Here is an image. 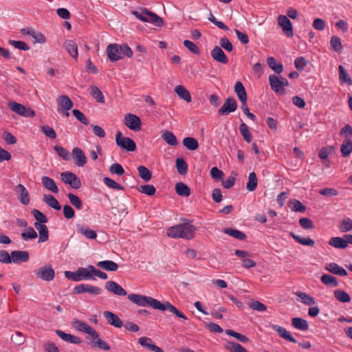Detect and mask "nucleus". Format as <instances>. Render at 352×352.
<instances>
[{
	"instance_id": "obj_29",
	"label": "nucleus",
	"mask_w": 352,
	"mask_h": 352,
	"mask_svg": "<svg viewBox=\"0 0 352 352\" xmlns=\"http://www.w3.org/2000/svg\"><path fill=\"white\" fill-rule=\"evenodd\" d=\"M329 245L338 249H346L348 247L347 241L344 237H331L329 241Z\"/></svg>"
},
{
	"instance_id": "obj_60",
	"label": "nucleus",
	"mask_w": 352,
	"mask_h": 352,
	"mask_svg": "<svg viewBox=\"0 0 352 352\" xmlns=\"http://www.w3.org/2000/svg\"><path fill=\"white\" fill-rule=\"evenodd\" d=\"M32 213L34 217V219L37 221L36 223H39L41 224H44L47 222V217L42 213L40 210L34 209L32 211Z\"/></svg>"
},
{
	"instance_id": "obj_20",
	"label": "nucleus",
	"mask_w": 352,
	"mask_h": 352,
	"mask_svg": "<svg viewBox=\"0 0 352 352\" xmlns=\"http://www.w3.org/2000/svg\"><path fill=\"white\" fill-rule=\"evenodd\" d=\"M92 267L94 266L89 265L87 267H80L78 269V282L85 280H96L94 274L91 272V267Z\"/></svg>"
},
{
	"instance_id": "obj_32",
	"label": "nucleus",
	"mask_w": 352,
	"mask_h": 352,
	"mask_svg": "<svg viewBox=\"0 0 352 352\" xmlns=\"http://www.w3.org/2000/svg\"><path fill=\"white\" fill-rule=\"evenodd\" d=\"M292 325L296 329L300 331H307L309 329L307 321L302 318H293L292 319Z\"/></svg>"
},
{
	"instance_id": "obj_39",
	"label": "nucleus",
	"mask_w": 352,
	"mask_h": 352,
	"mask_svg": "<svg viewBox=\"0 0 352 352\" xmlns=\"http://www.w3.org/2000/svg\"><path fill=\"white\" fill-rule=\"evenodd\" d=\"M258 185V179L256 175L254 172H252L248 175V182L246 185V188L248 191L252 192L255 190Z\"/></svg>"
},
{
	"instance_id": "obj_44",
	"label": "nucleus",
	"mask_w": 352,
	"mask_h": 352,
	"mask_svg": "<svg viewBox=\"0 0 352 352\" xmlns=\"http://www.w3.org/2000/svg\"><path fill=\"white\" fill-rule=\"evenodd\" d=\"M91 346L93 347H97L104 351H109L111 349V346H109V344H107L106 342H104V340H101L99 338L98 333L97 338H92Z\"/></svg>"
},
{
	"instance_id": "obj_25",
	"label": "nucleus",
	"mask_w": 352,
	"mask_h": 352,
	"mask_svg": "<svg viewBox=\"0 0 352 352\" xmlns=\"http://www.w3.org/2000/svg\"><path fill=\"white\" fill-rule=\"evenodd\" d=\"M56 333L65 342L76 344H79L82 342L79 337L65 333L61 330H56Z\"/></svg>"
},
{
	"instance_id": "obj_54",
	"label": "nucleus",
	"mask_w": 352,
	"mask_h": 352,
	"mask_svg": "<svg viewBox=\"0 0 352 352\" xmlns=\"http://www.w3.org/2000/svg\"><path fill=\"white\" fill-rule=\"evenodd\" d=\"M226 349L230 352H248L242 345L235 342H228Z\"/></svg>"
},
{
	"instance_id": "obj_41",
	"label": "nucleus",
	"mask_w": 352,
	"mask_h": 352,
	"mask_svg": "<svg viewBox=\"0 0 352 352\" xmlns=\"http://www.w3.org/2000/svg\"><path fill=\"white\" fill-rule=\"evenodd\" d=\"M223 232L235 238V239H237L241 240V241L245 240L247 238L245 233H243V232H241L240 230L232 229V228H225L223 230Z\"/></svg>"
},
{
	"instance_id": "obj_18",
	"label": "nucleus",
	"mask_w": 352,
	"mask_h": 352,
	"mask_svg": "<svg viewBox=\"0 0 352 352\" xmlns=\"http://www.w3.org/2000/svg\"><path fill=\"white\" fill-rule=\"evenodd\" d=\"M143 13L146 15L147 23H151L157 27H162L164 25L163 19L154 12L148 10L146 8L143 9Z\"/></svg>"
},
{
	"instance_id": "obj_14",
	"label": "nucleus",
	"mask_w": 352,
	"mask_h": 352,
	"mask_svg": "<svg viewBox=\"0 0 352 352\" xmlns=\"http://www.w3.org/2000/svg\"><path fill=\"white\" fill-rule=\"evenodd\" d=\"M212 58L217 62L222 64L228 63V58L222 50L221 47L215 46L210 52Z\"/></svg>"
},
{
	"instance_id": "obj_28",
	"label": "nucleus",
	"mask_w": 352,
	"mask_h": 352,
	"mask_svg": "<svg viewBox=\"0 0 352 352\" xmlns=\"http://www.w3.org/2000/svg\"><path fill=\"white\" fill-rule=\"evenodd\" d=\"M34 226L39 233L38 243H43L47 241L49 239V231L47 227L45 224L39 223H34Z\"/></svg>"
},
{
	"instance_id": "obj_56",
	"label": "nucleus",
	"mask_w": 352,
	"mask_h": 352,
	"mask_svg": "<svg viewBox=\"0 0 352 352\" xmlns=\"http://www.w3.org/2000/svg\"><path fill=\"white\" fill-rule=\"evenodd\" d=\"M239 131L245 141L250 143L252 141V135L248 129V126L244 122L239 125Z\"/></svg>"
},
{
	"instance_id": "obj_61",
	"label": "nucleus",
	"mask_w": 352,
	"mask_h": 352,
	"mask_svg": "<svg viewBox=\"0 0 352 352\" xmlns=\"http://www.w3.org/2000/svg\"><path fill=\"white\" fill-rule=\"evenodd\" d=\"M184 45L192 54L196 55H199L200 54L199 48L193 42L188 40H185L184 41Z\"/></svg>"
},
{
	"instance_id": "obj_10",
	"label": "nucleus",
	"mask_w": 352,
	"mask_h": 352,
	"mask_svg": "<svg viewBox=\"0 0 352 352\" xmlns=\"http://www.w3.org/2000/svg\"><path fill=\"white\" fill-rule=\"evenodd\" d=\"M8 107L12 111L19 116L24 117H34L35 116L34 111L27 109L23 105L14 101L9 102Z\"/></svg>"
},
{
	"instance_id": "obj_64",
	"label": "nucleus",
	"mask_w": 352,
	"mask_h": 352,
	"mask_svg": "<svg viewBox=\"0 0 352 352\" xmlns=\"http://www.w3.org/2000/svg\"><path fill=\"white\" fill-rule=\"evenodd\" d=\"M11 340L15 344L20 346L25 342V338L22 333L19 331H16L15 333L12 336Z\"/></svg>"
},
{
	"instance_id": "obj_34",
	"label": "nucleus",
	"mask_w": 352,
	"mask_h": 352,
	"mask_svg": "<svg viewBox=\"0 0 352 352\" xmlns=\"http://www.w3.org/2000/svg\"><path fill=\"white\" fill-rule=\"evenodd\" d=\"M175 93L179 98L184 100L187 102H190L192 100L190 92L182 85H177L175 88Z\"/></svg>"
},
{
	"instance_id": "obj_9",
	"label": "nucleus",
	"mask_w": 352,
	"mask_h": 352,
	"mask_svg": "<svg viewBox=\"0 0 352 352\" xmlns=\"http://www.w3.org/2000/svg\"><path fill=\"white\" fill-rule=\"evenodd\" d=\"M85 292H88L94 295H100L102 294V289L99 287L89 284H80L74 288V294H81Z\"/></svg>"
},
{
	"instance_id": "obj_35",
	"label": "nucleus",
	"mask_w": 352,
	"mask_h": 352,
	"mask_svg": "<svg viewBox=\"0 0 352 352\" xmlns=\"http://www.w3.org/2000/svg\"><path fill=\"white\" fill-rule=\"evenodd\" d=\"M97 266L106 271L115 272L118 270V265L113 261L106 260L99 261Z\"/></svg>"
},
{
	"instance_id": "obj_48",
	"label": "nucleus",
	"mask_w": 352,
	"mask_h": 352,
	"mask_svg": "<svg viewBox=\"0 0 352 352\" xmlns=\"http://www.w3.org/2000/svg\"><path fill=\"white\" fill-rule=\"evenodd\" d=\"M176 168L179 174L184 175L187 173L188 166L183 158L179 157L176 160Z\"/></svg>"
},
{
	"instance_id": "obj_59",
	"label": "nucleus",
	"mask_w": 352,
	"mask_h": 352,
	"mask_svg": "<svg viewBox=\"0 0 352 352\" xmlns=\"http://www.w3.org/2000/svg\"><path fill=\"white\" fill-rule=\"evenodd\" d=\"M103 182L105 185H107L109 188L115 189V190H124V187L118 184L116 182H115L113 179L105 177L103 178Z\"/></svg>"
},
{
	"instance_id": "obj_38",
	"label": "nucleus",
	"mask_w": 352,
	"mask_h": 352,
	"mask_svg": "<svg viewBox=\"0 0 352 352\" xmlns=\"http://www.w3.org/2000/svg\"><path fill=\"white\" fill-rule=\"evenodd\" d=\"M90 94L91 96L96 100L97 102L100 103H104L105 100L102 92L100 90V89L96 85H91L89 87Z\"/></svg>"
},
{
	"instance_id": "obj_13",
	"label": "nucleus",
	"mask_w": 352,
	"mask_h": 352,
	"mask_svg": "<svg viewBox=\"0 0 352 352\" xmlns=\"http://www.w3.org/2000/svg\"><path fill=\"white\" fill-rule=\"evenodd\" d=\"M104 287L108 292L117 296H124L127 294V292L124 289H123L118 283L113 280L106 282Z\"/></svg>"
},
{
	"instance_id": "obj_55",
	"label": "nucleus",
	"mask_w": 352,
	"mask_h": 352,
	"mask_svg": "<svg viewBox=\"0 0 352 352\" xmlns=\"http://www.w3.org/2000/svg\"><path fill=\"white\" fill-rule=\"evenodd\" d=\"M67 197L70 204L77 210H81L82 208V202L77 195L72 193H69L67 195Z\"/></svg>"
},
{
	"instance_id": "obj_63",
	"label": "nucleus",
	"mask_w": 352,
	"mask_h": 352,
	"mask_svg": "<svg viewBox=\"0 0 352 352\" xmlns=\"http://www.w3.org/2000/svg\"><path fill=\"white\" fill-rule=\"evenodd\" d=\"M138 190L142 193L151 196L155 195L156 189L153 185H142L139 187Z\"/></svg>"
},
{
	"instance_id": "obj_36",
	"label": "nucleus",
	"mask_w": 352,
	"mask_h": 352,
	"mask_svg": "<svg viewBox=\"0 0 352 352\" xmlns=\"http://www.w3.org/2000/svg\"><path fill=\"white\" fill-rule=\"evenodd\" d=\"M43 201L45 203L49 206L50 207L54 208L56 210H60L61 209V206L56 199L55 197L51 195H43Z\"/></svg>"
},
{
	"instance_id": "obj_7",
	"label": "nucleus",
	"mask_w": 352,
	"mask_h": 352,
	"mask_svg": "<svg viewBox=\"0 0 352 352\" xmlns=\"http://www.w3.org/2000/svg\"><path fill=\"white\" fill-rule=\"evenodd\" d=\"M72 325L76 330L89 335L91 338H98V332L95 329L78 319H74Z\"/></svg>"
},
{
	"instance_id": "obj_49",
	"label": "nucleus",
	"mask_w": 352,
	"mask_h": 352,
	"mask_svg": "<svg viewBox=\"0 0 352 352\" xmlns=\"http://www.w3.org/2000/svg\"><path fill=\"white\" fill-rule=\"evenodd\" d=\"M183 144L188 150H190V151H195L199 146L197 140L195 138H191V137H187V138H184Z\"/></svg>"
},
{
	"instance_id": "obj_22",
	"label": "nucleus",
	"mask_w": 352,
	"mask_h": 352,
	"mask_svg": "<svg viewBox=\"0 0 352 352\" xmlns=\"http://www.w3.org/2000/svg\"><path fill=\"white\" fill-rule=\"evenodd\" d=\"M272 328L273 329V330L277 332L280 337L284 338L285 340L293 343L297 342L296 340L284 327H282L277 324H272Z\"/></svg>"
},
{
	"instance_id": "obj_3",
	"label": "nucleus",
	"mask_w": 352,
	"mask_h": 352,
	"mask_svg": "<svg viewBox=\"0 0 352 352\" xmlns=\"http://www.w3.org/2000/svg\"><path fill=\"white\" fill-rule=\"evenodd\" d=\"M107 54L109 60L112 62L117 61L126 56L129 58L132 57L133 51L126 44H109L107 47Z\"/></svg>"
},
{
	"instance_id": "obj_1",
	"label": "nucleus",
	"mask_w": 352,
	"mask_h": 352,
	"mask_svg": "<svg viewBox=\"0 0 352 352\" xmlns=\"http://www.w3.org/2000/svg\"><path fill=\"white\" fill-rule=\"evenodd\" d=\"M128 299L137 305L142 307H151L155 309L162 311H169L177 317L187 320V317L168 301L161 302L151 296H142L140 294H131L128 296Z\"/></svg>"
},
{
	"instance_id": "obj_6",
	"label": "nucleus",
	"mask_w": 352,
	"mask_h": 352,
	"mask_svg": "<svg viewBox=\"0 0 352 352\" xmlns=\"http://www.w3.org/2000/svg\"><path fill=\"white\" fill-rule=\"evenodd\" d=\"M60 178L65 184L69 185L74 189H79L82 186L80 179L72 172L65 171L60 173Z\"/></svg>"
},
{
	"instance_id": "obj_57",
	"label": "nucleus",
	"mask_w": 352,
	"mask_h": 352,
	"mask_svg": "<svg viewBox=\"0 0 352 352\" xmlns=\"http://www.w3.org/2000/svg\"><path fill=\"white\" fill-rule=\"evenodd\" d=\"M21 237L24 241H28L36 239L37 233L33 228L29 227L25 232L21 233Z\"/></svg>"
},
{
	"instance_id": "obj_21",
	"label": "nucleus",
	"mask_w": 352,
	"mask_h": 352,
	"mask_svg": "<svg viewBox=\"0 0 352 352\" xmlns=\"http://www.w3.org/2000/svg\"><path fill=\"white\" fill-rule=\"evenodd\" d=\"M72 155L78 166H83L87 163V157L81 148L78 147L74 148Z\"/></svg>"
},
{
	"instance_id": "obj_30",
	"label": "nucleus",
	"mask_w": 352,
	"mask_h": 352,
	"mask_svg": "<svg viewBox=\"0 0 352 352\" xmlns=\"http://www.w3.org/2000/svg\"><path fill=\"white\" fill-rule=\"evenodd\" d=\"M65 47L72 58L76 60L78 58V45L76 42L72 40L66 41L65 43Z\"/></svg>"
},
{
	"instance_id": "obj_62",
	"label": "nucleus",
	"mask_w": 352,
	"mask_h": 352,
	"mask_svg": "<svg viewBox=\"0 0 352 352\" xmlns=\"http://www.w3.org/2000/svg\"><path fill=\"white\" fill-rule=\"evenodd\" d=\"M54 150L59 157H62L64 160L68 161L69 160V153L67 149L60 146H55Z\"/></svg>"
},
{
	"instance_id": "obj_33",
	"label": "nucleus",
	"mask_w": 352,
	"mask_h": 352,
	"mask_svg": "<svg viewBox=\"0 0 352 352\" xmlns=\"http://www.w3.org/2000/svg\"><path fill=\"white\" fill-rule=\"evenodd\" d=\"M176 193L184 197H188L190 195V188L183 182H178L175 184Z\"/></svg>"
},
{
	"instance_id": "obj_47",
	"label": "nucleus",
	"mask_w": 352,
	"mask_h": 352,
	"mask_svg": "<svg viewBox=\"0 0 352 352\" xmlns=\"http://www.w3.org/2000/svg\"><path fill=\"white\" fill-rule=\"evenodd\" d=\"M301 300L302 303L307 305H314L316 304L314 298L306 293L297 292L295 294Z\"/></svg>"
},
{
	"instance_id": "obj_43",
	"label": "nucleus",
	"mask_w": 352,
	"mask_h": 352,
	"mask_svg": "<svg viewBox=\"0 0 352 352\" xmlns=\"http://www.w3.org/2000/svg\"><path fill=\"white\" fill-rule=\"evenodd\" d=\"M290 235L296 242L301 245L313 247L315 244V241L311 238H302L299 235H296L294 232H290Z\"/></svg>"
},
{
	"instance_id": "obj_24",
	"label": "nucleus",
	"mask_w": 352,
	"mask_h": 352,
	"mask_svg": "<svg viewBox=\"0 0 352 352\" xmlns=\"http://www.w3.org/2000/svg\"><path fill=\"white\" fill-rule=\"evenodd\" d=\"M78 233L83 235L88 239H95L97 237L96 231L90 229L88 226L78 224L76 226Z\"/></svg>"
},
{
	"instance_id": "obj_11",
	"label": "nucleus",
	"mask_w": 352,
	"mask_h": 352,
	"mask_svg": "<svg viewBox=\"0 0 352 352\" xmlns=\"http://www.w3.org/2000/svg\"><path fill=\"white\" fill-rule=\"evenodd\" d=\"M237 109V102L233 98L228 97L224 102L222 107L218 110V113L220 115H228L229 113L234 112Z\"/></svg>"
},
{
	"instance_id": "obj_50",
	"label": "nucleus",
	"mask_w": 352,
	"mask_h": 352,
	"mask_svg": "<svg viewBox=\"0 0 352 352\" xmlns=\"http://www.w3.org/2000/svg\"><path fill=\"white\" fill-rule=\"evenodd\" d=\"M342 232H347L352 230V219L349 217L342 219L338 226Z\"/></svg>"
},
{
	"instance_id": "obj_46",
	"label": "nucleus",
	"mask_w": 352,
	"mask_h": 352,
	"mask_svg": "<svg viewBox=\"0 0 352 352\" xmlns=\"http://www.w3.org/2000/svg\"><path fill=\"white\" fill-rule=\"evenodd\" d=\"M335 298L341 302H349L351 301V297L344 290L337 289L333 292Z\"/></svg>"
},
{
	"instance_id": "obj_42",
	"label": "nucleus",
	"mask_w": 352,
	"mask_h": 352,
	"mask_svg": "<svg viewBox=\"0 0 352 352\" xmlns=\"http://www.w3.org/2000/svg\"><path fill=\"white\" fill-rule=\"evenodd\" d=\"M339 80L341 84L346 83L348 85H352V80L348 75L346 69L342 65L339 66Z\"/></svg>"
},
{
	"instance_id": "obj_58",
	"label": "nucleus",
	"mask_w": 352,
	"mask_h": 352,
	"mask_svg": "<svg viewBox=\"0 0 352 352\" xmlns=\"http://www.w3.org/2000/svg\"><path fill=\"white\" fill-rule=\"evenodd\" d=\"M226 333L228 336L235 338L236 339H237L238 340L241 341L243 343H247L250 340L247 336L231 329L226 330Z\"/></svg>"
},
{
	"instance_id": "obj_5",
	"label": "nucleus",
	"mask_w": 352,
	"mask_h": 352,
	"mask_svg": "<svg viewBox=\"0 0 352 352\" xmlns=\"http://www.w3.org/2000/svg\"><path fill=\"white\" fill-rule=\"evenodd\" d=\"M34 274L45 281H51L54 278L55 272L50 265H45L34 271Z\"/></svg>"
},
{
	"instance_id": "obj_53",
	"label": "nucleus",
	"mask_w": 352,
	"mask_h": 352,
	"mask_svg": "<svg viewBox=\"0 0 352 352\" xmlns=\"http://www.w3.org/2000/svg\"><path fill=\"white\" fill-rule=\"evenodd\" d=\"M330 44L332 50L334 51L341 53L343 49L341 39L337 36H333L331 38Z\"/></svg>"
},
{
	"instance_id": "obj_23",
	"label": "nucleus",
	"mask_w": 352,
	"mask_h": 352,
	"mask_svg": "<svg viewBox=\"0 0 352 352\" xmlns=\"http://www.w3.org/2000/svg\"><path fill=\"white\" fill-rule=\"evenodd\" d=\"M139 344L147 349L153 352H164L159 346L152 343L151 338L147 337H141L138 339Z\"/></svg>"
},
{
	"instance_id": "obj_40",
	"label": "nucleus",
	"mask_w": 352,
	"mask_h": 352,
	"mask_svg": "<svg viewBox=\"0 0 352 352\" xmlns=\"http://www.w3.org/2000/svg\"><path fill=\"white\" fill-rule=\"evenodd\" d=\"M162 139L170 146H177L178 144L175 135L169 131H165L162 135Z\"/></svg>"
},
{
	"instance_id": "obj_51",
	"label": "nucleus",
	"mask_w": 352,
	"mask_h": 352,
	"mask_svg": "<svg viewBox=\"0 0 352 352\" xmlns=\"http://www.w3.org/2000/svg\"><path fill=\"white\" fill-rule=\"evenodd\" d=\"M320 280L321 282L326 285H330L332 287H337L338 285L337 278L331 275L323 274L321 276Z\"/></svg>"
},
{
	"instance_id": "obj_52",
	"label": "nucleus",
	"mask_w": 352,
	"mask_h": 352,
	"mask_svg": "<svg viewBox=\"0 0 352 352\" xmlns=\"http://www.w3.org/2000/svg\"><path fill=\"white\" fill-rule=\"evenodd\" d=\"M138 170L140 177L145 182H148L152 177V173L150 170L144 166H140L138 167Z\"/></svg>"
},
{
	"instance_id": "obj_27",
	"label": "nucleus",
	"mask_w": 352,
	"mask_h": 352,
	"mask_svg": "<svg viewBox=\"0 0 352 352\" xmlns=\"http://www.w3.org/2000/svg\"><path fill=\"white\" fill-rule=\"evenodd\" d=\"M58 107L66 111L72 109L74 103L72 100L65 95L59 96L56 99Z\"/></svg>"
},
{
	"instance_id": "obj_8",
	"label": "nucleus",
	"mask_w": 352,
	"mask_h": 352,
	"mask_svg": "<svg viewBox=\"0 0 352 352\" xmlns=\"http://www.w3.org/2000/svg\"><path fill=\"white\" fill-rule=\"evenodd\" d=\"M124 123L128 128L134 131H140L141 130V120L135 114H126L124 116Z\"/></svg>"
},
{
	"instance_id": "obj_26",
	"label": "nucleus",
	"mask_w": 352,
	"mask_h": 352,
	"mask_svg": "<svg viewBox=\"0 0 352 352\" xmlns=\"http://www.w3.org/2000/svg\"><path fill=\"white\" fill-rule=\"evenodd\" d=\"M41 182L43 186L48 190L51 191L53 193H58L59 189L54 182V180L47 176H43L41 177Z\"/></svg>"
},
{
	"instance_id": "obj_45",
	"label": "nucleus",
	"mask_w": 352,
	"mask_h": 352,
	"mask_svg": "<svg viewBox=\"0 0 352 352\" xmlns=\"http://www.w3.org/2000/svg\"><path fill=\"white\" fill-rule=\"evenodd\" d=\"M340 151L343 157H348L352 152V141L350 139H346L340 147Z\"/></svg>"
},
{
	"instance_id": "obj_37",
	"label": "nucleus",
	"mask_w": 352,
	"mask_h": 352,
	"mask_svg": "<svg viewBox=\"0 0 352 352\" xmlns=\"http://www.w3.org/2000/svg\"><path fill=\"white\" fill-rule=\"evenodd\" d=\"M268 66L276 74H279L283 71V65L281 63L277 62L274 57L267 58Z\"/></svg>"
},
{
	"instance_id": "obj_17",
	"label": "nucleus",
	"mask_w": 352,
	"mask_h": 352,
	"mask_svg": "<svg viewBox=\"0 0 352 352\" xmlns=\"http://www.w3.org/2000/svg\"><path fill=\"white\" fill-rule=\"evenodd\" d=\"M12 263H25L29 260L30 255L27 251L14 250L11 252Z\"/></svg>"
},
{
	"instance_id": "obj_2",
	"label": "nucleus",
	"mask_w": 352,
	"mask_h": 352,
	"mask_svg": "<svg viewBox=\"0 0 352 352\" xmlns=\"http://www.w3.org/2000/svg\"><path fill=\"white\" fill-rule=\"evenodd\" d=\"M195 230L196 228L193 225L189 223H184L169 228L166 234L171 238L192 239L194 238Z\"/></svg>"
},
{
	"instance_id": "obj_15",
	"label": "nucleus",
	"mask_w": 352,
	"mask_h": 352,
	"mask_svg": "<svg viewBox=\"0 0 352 352\" xmlns=\"http://www.w3.org/2000/svg\"><path fill=\"white\" fill-rule=\"evenodd\" d=\"M15 191L18 194V198L22 204L28 205L30 203L29 192L23 185L18 184L15 187Z\"/></svg>"
},
{
	"instance_id": "obj_19",
	"label": "nucleus",
	"mask_w": 352,
	"mask_h": 352,
	"mask_svg": "<svg viewBox=\"0 0 352 352\" xmlns=\"http://www.w3.org/2000/svg\"><path fill=\"white\" fill-rule=\"evenodd\" d=\"M103 316L109 324L117 328H120L123 326L122 321L116 314H113L109 311H105L103 314Z\"/></svg>"
},
{
	"instance_id": "obj_16",
	"label": "nucleus",
	"mask_w": 352,
	"mask_h": 352,
	"mask_svg": "<svg viewBox=\"0 0 352 352\" xmlns=\"http://www.w3.org/2000/svg\"><path fill=\"white\" fill-rule=\"evenodd\" d=\"M269 82L272 89L276 94H284L285 89L282 87L280 78L276 75L272 74L269 76Z\"/></svg>"
},
{
	"instance_id": "obj_31",
	"label": "nucleus",
	"mask_w": 352,
	"mask_h": 352,
	"mask_svg": "<svg viewBox=\"0 0 352 352\" xmlns=\"http://www.w3.org/2000/svg\"><path fill=\"white\" fill-rule=\"evenodd\" d=\"M234 89L241 102L247 101V93L241 82L237 81L234 85Z\"/></svg>"
},
{
	"instance_id": "obj_4",
	"label": "nucleus",
	"mask_w": 352,
	"mask_h": 352,
	"mask_svg": "<svg viewBox=\"0 0 352 352\" xmlns=\"http://www.w3.org/2000/svg\"><path fill=\"white\" fill-rule=\"evenodd\" d=\"M116 144L127 151H134L136 150L135 142L130 138L124 137L121 131H118L116 135Z\"/></svg>"
},
{
	"instance_id": "obj_12",
	"label": "nucleus",
	"mask_w": 352,
	"mask_h": 352,
	"mask_svg": "<svg viewBox=\"0 0 352 352\" xmlns=\"http://www.w3.org/2000/svg\"><path fill=\"white\" fill-rule=\"evenodd\" d=\"M278 23L286 36L288 37L294 36L292 25L287 16L280 15L278 18Z\"/></svg>"
}]
</instances>
